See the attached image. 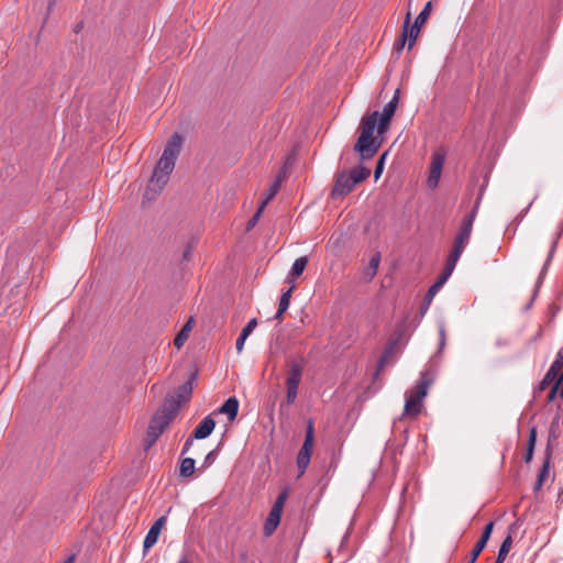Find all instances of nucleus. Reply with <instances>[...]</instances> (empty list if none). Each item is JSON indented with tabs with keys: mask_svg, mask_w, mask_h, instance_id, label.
<instances>
[{
	"mask_svg": "<svg viewBox=\"0 0 563 563\" xmlns=\"http://www.w3.org/2000/svg\"><path fill=\"white\" fill-rule=\"evenodd\" d=\"M380 263V253L376 252L369 260L368 265L365 267L363 273V278L366 282H369L374 278L377 273L378 266Z\"/></svg>",
	"mask_w": 563,
	"mask_h": 563,
	"instance_id": "19",
	"label": "nucleus"
},
{
	"mask_svg": "<svg viewBox=\"0 0 563 563\" xmlns=\"http://www.w3.org/2000/svg\"><path fill=\"white\" fill-rule=\"evenodd\" d=\"M282 181L283 177L282 175H278L274 184L266 190L265 198L260 203L261 209H265L267 203L278 194Z\"/></svg>",
	"mask_w": 563,
	"mask_h": 563,
	"instance_id": "23",
	"label": "nucleus"
},
{
	"mask_svg": "<svg viewBox=\"0 0 563 563\" xmlns=\"http://www.w3.org/2000/svg\"><path fill=\"white\" fill-rule=\"evenodd\" d=\"M196 246V243L194 241L188 242L186 245L184 252H183V261H189L192 254V251Z\"/></svg>",
	"mask_w": 563,
	"mask_h": 563,
	"instance_id": "37",
	"label": "nucleus"
},
{
	"mask_svg": "<svg viewBox=\"0 0 563 563\" xmlns=\"http://www.w3.org/2000/svg\"><path fill=\"white\" fill-rule=\"evenodd\" d=\"M263 211H264V209H261V206H258L257 211L247 222V225H246L247 230H251L252 228L255 227V224L257 223Z\"/></svg>",
	"mask_w": 563,
	"mask_h": 563,
	"instance_id": "38",
	"label": "nucleus"
},
{
	"mask_svg": "<svg viewBox=\"0 0 563 563\" xmlns=\"http://www.w3.org/2000/svg\"><path fill=\"white\" fill-rule=\"evenodd\" d=\"M196 374H191V376L175 390L174 395H170L166 398L164 405L170 407V405L175 402L177 404L178 410L181 402L189 400L192 394Z\"/></svg>",
	"mask_w": 563,
	"mask_h": 563,
	"instance_id": "8",
	"label": "nucleus"
},
{
	"mask_svg": "<svg viewBox=\"0 0 563 563\" xmlns=\"http://www.w3.org/2000/svg\"><path fill=\"white\" fill-rule=\"evenodd\" d=\"M493 529H494V522L490 521V522H488L485 526V528H484V530L482 532V536L479 538V541H483V542H485L487 544V542H488V540H489V538L492 536Z\"/></svg>",
	"mask_w": 563,
	"mask_h": 563,
	"instance_id": "34",
	"label": "nucleus"
},
{
	"mask_svg": "<svg viewBox=\"0 0 563 563\" xmlns=\"http://www.w3.org/2000/svg\"><path fill=\"white\" fill-rule=\"evenodd\" d=\"M257 325V320L255 318L251 319L247 324L242 329L239 338L236 339L235 347L238 353H241L244 347V343L249 335L254 331Z\"/></svg>",
	"mask_w": 563,
	"mask_h": 563,
	"instance_id": "16",
	"label": "nucleus"
},
{
	"mask_svg": "<svg viewBox=\"0 0 563 563\" xmlns=\"http://www.w3.org/2000/svg\"><path fill=\"white\" fill-rule=\"evenodd\" d=\"M511 547H512V536L509 532L508 536L504 539V541L499 548L497 560L495 563H504Z\"/></svg>",
	"mask_w": 563,
	"mask_h": 563,
	"instance_id": "25",
	"label": "nucleus"
},
{
	"mask_svg": "<svg viewBox=\"0 0 563 563\" xmlns=\"http://www.w3.org/2000/svg\"><path fill=\"white\" fill-rule=\"evenodd\" d=\"M439 335H440L439 351H442L446 343V334H445L444 325H440Z\"/></svg>",
	"mask_w": 563,
	"mask_h": 563,
	"instance_id": "41",
	"label": "nucleus"
},
{
	"mask_svg": "<svg viewBox=\"0 0 563 563\" xmlns=\"http://www.w3.org/2000/svg\"><path fill=\"white\" fill-rule=\"evenodd\" d=\"M369 173L371 170L364 166L338 173L331 196L333 198L346 196L353 190L355 185L366 179L369 176Z\"/></svg>",
	"mask_w": 563,
	"mask_h": 563,
	"instance_id": "4",
	"label": "nucleus"
},
{
	"mask_svg": "<svg viewBox=\"0 0 563 563\" xmlns=\"http://www.w3.org/2000/svg\"><path fill=\"white\" fill-rule=\"evenodd\" d=\"M431 1L427 2L424 8L422 9V11L418 14V16L416 18V21H415V25H418L421 27V25L427 21V19L429 18L430 15V12H431Z\"/></svg>",
	"mask_w": 563,
	"mask_h": 563,
	"instance_id": "30",
	"label": "nucleus"
},
{
	"mask_svg": "<svg viewBox=\"0 0 563 563\" xmlns=\"http://www.w3.org/2000/svg\"><path fill=\"white\" fill-rule=\"evenodd\" d=\"M301 377L302 366L298 363H292L287 372L286 386H299Z\"/></svg>",
	"mask_w": 563,
	"mask_h": 563,
	"instance_id": "17",
	"label": "nucleus"
},
{
	"mask_svg": "<svg viewBox=\"0 0 563 563\" xmlns=\"http://www.w3.org/2000/svg\"><path fill=\"white\" fill-rule=\"evenodd\" d=\"M194 439H195V438H192V435H191V437H189V438L186 440V442H185V444H184V448H183V454H184V453H186V452L189 450V448L192 445V443H194Z\"/></svg>",
	"mask_w": 563,
	"mask_h": 563,
	"instance_id": "43",
	"label": "nucleus"
},
{
	"mask_svg": "<svg viewBox=\"0 0 563 563\" xmlns=\"http://www.w3.org/2000/svg\"><path fill=\"white\" fill-rule=\"evenodd\" d=\"M443 285H441L439 282H435L428 290L424 300H428V305L432 301L435 294L441 289Z\"/></svg>",
	"mask_w": 563,
	"mask_h": 563,
	"instance_id": "33",
	"label": "nucleus"
},
{
	"mask_svg": "<svg viewBox=\"0 0 563 563\" xmlns=\"http://www.w3.org/2000/svg\"><path fill=\"white\" fill-rule=\"evenodd\" d=\"M399 100V89L395 91L393 99L384 107L382 114L378 111L364 117L360 125V136L355 143L354 150L360 153L362 159L372 158L378 151L382 141L374 137V131L377 126L378 135L384 134L389 122L395 114Z\"/></svg>",
	"mask_w": 563,
	"mask_h": 563,
	"instance_id": "1",
	"label": "nucleus"
},
{
	"mask_svg": "<svg viewBox=\"0 0 563 563\" xmlns=\"http://www.w3.org/2000/svg\"><path fill=\"white\" fill-rule=\"evenodd\" d=\"M563 368V347L559 350L554 362L545 374L544 382H553L558 379Z\"/></svg>",
	"mask_w": 563,
	"mask_h": 563,
	"instance_id": "14",
	"label": "nucleus"
},
{
	"mask_svg": "<svg viewBox=\"0 0 563 563\" xmlns=\"http://www.w3.org/2000/svg\"><path fill=\"white\" fill-rule=\"evenodd\" d=\"M432 375L426 371L422 372L415 387L406 393V401L404 407V416L417 417L422 409V401L428 395V389L432 384Z\"/></svg>",
	"mask_w": 563,
	"mask_h": 563,
	"instance_id": "3",
	"label": "nucleus"
},
{
	"mask_svg": "<svg viewBox=\"0 0 563 563\" xmlns=\"http://www.w3.org/2000/svg\"><path fill=\"white\" fill-rule=\"evenodd\" d=\"M214 427V420L211 418V416H207L194 430L192 438L198 440L206 439L212 433Z\"/></svg>",
	"mask_w": 563,
	"mask_h": 563,
	"instance_id": "13",
	"label": "nucleus"
},
{
	"mask_svg": "<svg viewBox=\"0 0 563 563\" xmlns=\"http://www.w3.org/2000/svg\"><path fill=\"white\" fill-rule=\"evenodd\" d=\"M555 380V384L554 386L552 387V389L550 390L549 395H548V398L550 401H552L556 395V391L559 389V385L560 383L563 380V372L561 373V375L559 376L558 379H554Z\"/></svg>",
	"mask_w": 563,
	"mask_h": 563,
	"instance_id": "39",
	"label": "nucleus"
},
{
	"mask_svg": "<svg viewBox=\"0 0 563 563\" xmlns=\"http://www.w3.org/2000/svg\"><path fill=\"white\" fill-rule=\"evenodd\" d=\"M218 411L227 415L229 421H233L238 416L239 400L235 397L228 398Z\"/></svg>",
	"mask_w": 563,
	"mask_h": 563,
	"instance_id": "15",
	"label": "nucleus"
},
{
	"mask_svg": "<svg viewBox=\"0 0 563 563\" xmlns=\"http://www.w3.org/2000/svg\"><path fill=\"white\" fill-rule=\"evenodd\" d=\"M456 263H457V261L448 256L443 272L441 273V275L439 276L437 282H439L441 285H444L445 282L449 279V277L452 275V273L456 266Z\"/></svg>",
	"mask_w": 563,
	"mask_h": 563,
	"instance_id": "26",
	"label": "nucleus"
},
{
	"mask_svg": "<svg viewBox=\"0 0 563 563\" xmlns=\"http://www.w3.org/2000/svg\"><path fill=\"white\" fill-rule=\"evenodd\" d=\"M409 23H410V13H407L406 19H405V23H404L402 34H401L400 38L396 42V44L394 46V49L397 53H400L402 51V48L405 47V45H406Z\"/></svg>",
	"mask_w": 563,
	"mask_h": 563,
	"instance_id": "28",
	"label": "nucleus"
},
{
	"mask_svg": "<svg viewBox=\"0 0 563 563\" xmlns=\"http://www.w3.org/2000/svg\"><path fill=\"white\" fill-rule=\"evenodd\" d=\"M176 413L177 404L173 402L170 407L163 405V407L153 416L146 432V448L152 446L157 441L165 428L173 421Z\"/></svg>",
	"mask_w": 563,
	"mask_h": 563,
	"instance_id": "5",
	"label": "nucleus"
},
{
	"mask_svg": "<svg viewBox=\"0 0 563 563\" xmlns=\"http://www.w3.org/2000/svg\"><path fill=\"white\" fill-rule=\"evenodd\" d=\"M476 560H477V559H473V556L471 555V559H470V562H468V563H476Z\"/></svg>",
	"mask_w": 563,
	"mask_h": 563,
	"instance_id": "47",
	"label": "nucleus"
},
{
	"mask_svg": "<svg viewBox=\"0 0 563 563\" xmlns=\"http://www.w3.org/2000/svg\"><path fill=\"white\" fill-rule=\"evenodd\" d=\"M74 562H75V555H74V554H73V555H70V556H68V558L64 561V563H74Z\"/></svg>",
	"mask_w": 563,
	"mask_h": 563,
	"instance_id": "44",
	"label": "nucleus"
},
{
	"mask_svg": "<svg viewBox=\"0 0 563 563\" xmlns=\"http://www.w3.org/2000/svg\"><path fill=\"white\" fill-rule=\"evenodd\" d=\"M558 422H559V419L556 418L551 423L549 441H548V445H547V449H545V460H544L543 465H542V467L540 470V473L538 475V481L536 483L534 490L541 489V487L543 485V482H544V478L549 474L550 460H551V455H552L551 440L556 438V435H555V427L558 426Z\"/></svg>",
	"mask_w": 563,
	"mask_h": 563,
	"instance_id": "9",
	"label": "nucleus"
},
{
	"mask_svg": "<svg viewBox=\"0 0 563 563\" xmlns=\"http://www.w3.org/2000/svg\"><path fill=\"white\" fill-rule=\"evenodd\" d=\"M166 516H162L152 525L143 541V548L145 551L151 549L157 542V539L159 537L162 528L166 523Z\"/></svg>",
	"mask_w": 563,
	"mask_h": 563,
	"instance_id": "11",
	"label": "nucleus"
},
{
	"mask_svg": "<svg viewBox=\"0 0 563 563\" xmlns=\"http://www.w3.org/2000/svg\"><path fill=\"white\" fill-rule=\"evenodd\" d=\"M560 396L563 398V385H562V388L560 390Z\"/></svg>",
	"mask_w": 563,
	"mask_h": 563,
	"instance_id": "48",
	"label": "nucleus"
},
{
	"mask_svg": "<svg viewBox=\"0 0 563 563\" xmlns=\"http://www.w3.org/2000/svg\"><path fill=\"white\" fill-rule=\"evenodd\" d=\"M313 441H314L313 422L311 420H309L307 423L305 441H303V444H302V446L298 453V456H297V465L299 468V475H302L306 472V470L310 463L311 452L313 449Z\"/></svg>",
	"mask_w": 563,
	"mask_h": 563,
	"instance_id": "7",
	"label": "nucleus"
},
{
	"mask_svg": "<svg viewBox=\"0 0 563 563\" xmlns=\"http://www.w3.org/2000/svg\"><path fill=\"white\" fill-rule=\"evenodd\" d=\"M178 563H190L189 560L186 556H183Z\"/></svg>",
	"mask_w": 563,
	"mask_h": 563,
	"instance_id": "46",
	"label": "nucleus"
},
{
	"mask_svg": "<svg viewBox=\"0 0 563 563\" xmlns=\"http://www.w3.org/2000/svg\"><path fill=\"white\" fill-rule=\"evenodd\" d=\"M184 139L179 133H174L165 145L153 175L144 192V199L152 201L163 190L174 170L176 159L181 151Z\"/></svg>",
	"mask_w": 563,
	"mask_h": 563,
	"instance_id": "2",
	"label": "nucleus"
},
{
	"mask_svg": "<svg viewBox=\"0 0 563 563\" xmlns=\"http://www.w3.org/2000/svg\"><path fill=\"white\" fill-rule=\"evenodd\" d=\"M192 329V319H190L189 321H187L184 327L181 328V330L177 333L175 340H174V344L176 347L180 349L185 342L187 341L188 336H189V332L191 331Z\"/></svg>",
	"mask_w": 563,
	"mask_h": 563,
	"instance_id": "24",
	"label": "nucleus"
},
{
	"mask_svg": "<svg viewBox=\"0 0 563 563\" xmlns=\"http://www.w3.org/2000/svg\"><path fill=\"white\" fill-rule=\"evenodd\" d=\"M419 32H420V26L415 25V24L411 25L410 27L408 26L407 41H408L409 48H411L415 45V42L419 35Z\"/></svg>",
	"mask_w": 563,
	"mask_h": 563,
	"instance_id": "31",
	"label": "nucleus"
},
{
	"mask_svg": "<svg viewBox=\"0 0 563 563\" xmlns=\"http://www.w3.org/2000/svg\"><path fill=\"white\" fill-rule=\"evenodd\" d=\"M176 413L177 404L173 402L170 407L163 405V407L153 416L146 432V448L152 446L157 441L165 428L173 421Z\"/></svg>",
	"mask_w": 563,
	"mask_h": 563,
	"instance_id": "6",
	"label": "nucleus"
},
{
	"mask_svg": "<svg viewBox=\"0 0 563 563\" xmlns=\"http://www.w3.org/2000/svg\"><path fill=\"white\" fill-rule=\"evenodd\" d=\"M554 249H555V245L553 244V245H552V250H551V252H550V255L552 254V252H553V250H554Z\"/></svg>",
	"mask_w": 563,
	"mask_h": 563,
	"instance_id": "49",
	"label": "nucleus"
},
{
	"mask_svg": "<svg viewBox=\"0 0 563 563\" xmlns=\"http://www.w3.org/2000/svg\"><path fill=\"white\" fill-rule=\"evenodd\" d=\"M537 427H531L529 430V437H528V444H527V451L523 456V460L526 463H530L533 457L534 448L537 443Z\"/></svg>",
	"mask_w": 563,
	"mask_h": 563,
	"instance_id": "22",
	"label": "nucleus"
},
{
	"mask_svg": "<svg viewBox=\"0 0 563 563\" xmlns=\"http://www.w3.org/2000/svg\"><path fill=\"white\" fill-rule=\"evenodd\" d=\"M286 387H287L286 400L289 405L294 404L297 398L298 386H286Z\"/></svg>",
	"mask_w": 563,
	"mask_h": 563,
	"instance_id": "36",
	"label": "nucleus"
},
{
	"mask_svg": "<svg viewBox=\"0 0 563 563\" xmlns=\"http://www.w3.org/2000/svg\"><path fill=\"white\" fill-rule=\"evenodd\" d=\"M485 547H486V543L478 540L477 543L475 544L474 549L471 552V555L473 556V559H477L479 556L481 552L485 549Z\"/></svg>",
	"mask_w": 563,
	"mask_h": 563,
	"instance_id": "40",
	"label": "nucleus"
},
{
	"mask_svg": "<svg viewBox=\"0 0 563 563\" xmlns=\"http://www.w3.org/2000/svg\"><path fill=\"white\" fill-rule=\"evenodd\" d=\"M216 456H217V452L216 451H211L207 454V456L205 457V462L203 464L206 466H209L213 463V461L216 460Z\"/></svg>",
	"mask_w": 563,
	"mask_h": 563,
	"instance_id": "42",
	"label": "nucleus"
},
{
	"mask_svg": "<svg viewBox=\"0 0 563 563\" xmlns=\"http://www.w3.org/2000/svg\"><path fill=\"white\" fill-rule=\"evenodd\" d=\"M287 495H288L287 489H284V490L278 495V497L276 498V500H275V503H274V505H273V507H272V510H274V511H278V512H280V514H282L283 508H284V505H285V501H286V499H287Z\"/></svg>",
	"mask_w": 563,
	"mask_h": 563,
	"instance_id": "32",
	"label": "nucleus"
},
{
	"mask_svg": "<svg viewBox=\"0 0 563 563\" xmlns=\"http://www.w3.org/2000/svg\"><path fill=\"white\" fill-rule=\"evenodd\" d=\"M195 472V460L191 457H186L180 463V475L184 477H189Z\"/></svg>",
	"mask_w": 563,
	"mask_h": 563,
	"instance_id": "29",
	"label": "nucleus"
},
{
	"mask_svg": "<svg viewBox=\"0 0 563 563\" xmlns=\"http://www.w3.org/2000/svg\"><path fill=\"white\" fill-rule=\"evenodd\" d=\"M387 153H384L379 159L377 161L376 163V166H375V170H374V177L375 179H378L384 170V163H385V157H386Z\"/></svg>",
	"mask_w": 563,
	"mask_h": 563,
	"instance_id": "35",
	"label": "nucleus"
},
{
	"mask_svg": "<svg viewBox=\"0 0 563 563\" xmlns=\"http://www.w3.org/2000/svg\"><path fill=\"white\" fill-rule=\"evenodd\" d=\"M429 305H428V300H424V306H422V313H424L428 309Z\"/></svg>",
	"mask_w": 563,
	"mask_h": 563,
	"instance_id": "45",
	"label": "nucleus"
},
{
	"mask_svg": "<svg viewBox=\"0 0 563 563\" xmlns=\"http://www.w3.org/2000/svg\"><path fill=\"white\" fill-rule=\"evenodd\" d=\"M476 213H477V205L462 220V223H461L460 230L456 234V238L462 239L466 242H470L472 230H473V223H474Z\"/></svg>",
	"mask_w": 563,
	"mask_h": 563,
	"instance_id": "12",
	"label": "nucleus"
},
{
	"mask_svg": "<svg viewBox=\"0 0 563 563\" xmlns=\"http://www.w3.org/2000/svg\"><path fill=\"white\" fill-rule=\"evenodd\" d=\"M307 264H308V258L306 256H301V257L297 258L292 264V267L286 278V282L289 284H292V280L302 274Z\"/></svg>",
	"mask_w": 563,
	"mask_h": 563,
	"instance_id": "18",
	"label": "nucleus"
},
{
	"mask_svg": "<svg viewBox=\"0 0 563 563\" xmlns=\"http://www.w3.org/2000/svg\"><path fill=\"white\" fill-rule=\"evenodd\" d=\"M282 514L278 511H274L271 509L265 523H264V533L265 536H271L276 530L280 522Z\"/></svg>",
	"mask_w": 563,
	"mask_h": 563,
	"instance_id": "20",
	"label": "nucleus"
},
{
	"mask_svg": "<svg viewBox=\"0 0 563 563\" xmlns=\"http://www.w3.org/2000/svg\"><path fill=\"white\" fill-rule=\"evenodd\" d=\"M445 161V153L442 151H435L431 157L430 173L428 177V186L435 188L439 184L443 164Z\"/></svg>",
	"mask_w": 563,
	"mask_h": 563,
	"instance_id": "10",
	"label": "nucleus"
},
{
	"mask_svg": "<svg viewBox=\"0 0 563 563\" xmlns=\"http://www.w3.org/2000/svg\"><path fill=\"white\" fill-rule=\"evenodd\" d=\"M467 244H468V242L455 236L454 244L449 254V257L459 262V260Z\"/></svg>",
	"mask_w": 563,
	"mask_h": 563,
	"instance_id": "27",
	"label": "nucleus"
},
{
	"mask_svg": "<svg viewBox=\"0 0 563 563\" xmlns=\"http://www.w3.org/2000/svg\"><path fill=\"white\" fill-rule=\"evenodd\" d=\"M294 287L295 286L291 285L286 291H284L282 294L280 299H279L278 310L274 317L276 320H280L284 312L288 309Z\"/></svg>",
	"mask_w": 563,
	"mask_h": 563,
	"instance_id": "21",
	"label": "nucleus"
}]
</instances>
